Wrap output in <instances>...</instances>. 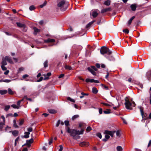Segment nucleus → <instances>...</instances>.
I'll return each mask as SVG.
<instances>
[{
	"label": "nucleus",
	"mask_w": 151,
	"mask_h": 151,
	"mask_svg": "<svg viewBox=\"0 0 151 151\" xmlns=\"http://www.w3.org/2000/svg\"><path fill=\"white\" fill-rule=\"evenodd\" d=\"M84 130L83 129H80L78 128L77 130L76 129V139H78L79 138V137L76 136L77 135H80L82 134L83 133Z\"/></svg>",
	"instance_id": "nucleus-7"
},
{
	"label": "nucleus",
	"mask_w": 151,
	"mask_h": 151,
	"mask_svg": "<svg viewBox=\"0 0 151 151\" xmlns=\"http://www.w3.org/2000/svg\"><path fill=\"white\" fill-rule=\"evenodd\" d=\"M65 68L66 70H71L72 68L70 66L65 65Z\"/></svg>",
	"instance_id": "nucleus-26"
},
{
	"label": "nucleus",
	"mask_w": 151,
	"mask_h": 151,
	"mask_svg": "<svg viewBox=\"0 0 151 151\" xmlns=\"http://www.w3.org/2000/svg\"><path fill=\"white\" fill-rule=\"evenodd\" d=\"M10 106L9 105L6 106L5 107L4 110L6 111H7L10 108Z\"/></svg>",
	"instance_id": "nucleus-42"
},
{
	"label": "nucleus",
	"mask_w": 151,
	"mask_h": 151,
	"mask_svg": "<svg viewBox=\"0 0 151 151\" xmlns=\"http://www.w3.org/2000/svg\"><path fill=\"white\" fill-rule=\"evenodd\" d=\"M60 149L59 150V151H62L63 150V147L62 145H60L59 146Z\"/></svg>",
	"instance_id": "nucleus-56"
},
{
	"label": "nucleus",
	"mask_w": 151,
	"mask_h": 151,
	"mask_svg": "<svg viewBox=\"0 0 151 151\" xmlns=\"http://www.w3.org/2000/svg\"><path fill=\"white\" fill-rule=\"evenodd\" d=\"M45 42H55V40L53 39L49 38L47 40H45Z\"/></svg>",
	"instance_id": "nucleus-19"
},
{
	"label": "nucleus",
	"mask_w": 151,
	"mask_h": 151,
	"mask_svg": "<svg viewBox=\"0 0 151 151\" xmlns=\"http://www.w3.org/2000/svg\"><path fill=\"white\" fill-rule=\"evenodd\" d=\"M23 99H22L18 101L17 102V106H19V108L20 107V104L21 102L22 101H23Z\"/></svg>",
	"instance_id": "nucleus-43"
},
{
	"label": "nucleus",
	"mask_w": 151,
	"mask_h": 151,
	"mask_svg": "<svg viewBox=\"0 0 151 151\" xmlns=\"http://www.w3.org/2000/svg\"><path fill=\"white\" fill-rule=\"evenodd\" d=\"M91 24H91V23L90 22L87 25H86V28H88L91 25Z\"/></svg>",
	"instance_id": "nucleus-64"
},
{
	"label": "nucleus",
	"mask_w": 151,
	"mask_h": 151,
	"mask_svg": "<svg viewBox=\"0 0 151 151\" xmlns=\"http://www.w3.org/2000/svg\"><path fill=\"white\" fill-rule=\"evenodd\" d=\"M111 54L108 55V56H105V57L110 61H114L115 60L114 58L112 56Z\"/></svg>",
	"instance_id": "nucleus-12"
},
{
	"label": "nucleus",
	"mask_w": 151,
	"mask_h": 151,
	"mask_svg": "<svg viewBox=\"0 0 151 151\" xmlns=\"http://www.w3.org/2000/svg\"><path fill=\"white\" fill-rule=\"evenodd\" d=\"M60 120H59L57 122L56 124V126L57 127H58L59 126V125L60 124Z\"/></svg>",
	"instance_id": "nucleus-53"
},
{
	"label": "nucleus",
	"mask_w": 151,
	"mask_h": 151,
	"mask_svg": "<svg viewBox=\"0 0 151 151\" xmlns=\"http://www.w3.org/2000/svg\"><path fill=\"white\" fill-rule=\"evenodd\" d=\"M17 26L20 27H23L24 26V24H21L19 22H17L16 23Z\"/></svg>",
	"instance_id": "nucleus-27"
},
{
	"label": "nucleus",
	"mask_w": 151,
	"mask_h": 151,
	"mask_svg": "<svg viewBox=\"0 0 151 151\" xmlns=\"http://www.w3.org/2000/svg\"><path fill=\"white\" fill-rule=\"evenodd\" d=\"M116 149L117 151H122V148L120 146H118L116 147Z\"/></svg>",
	"instance_id": "nucleus-35"
},
{
	"label": "nucleus",
	"mask_w": 151,
	"mask_h": 151,
	"mask_svg": "<svg viewBox=\"0 0 151 151\" xmlns=\"http://www.w3.org/2000/svg\"><path fill=\"white\" fill-rule=\"evenodd\" d=\"M35 6L33 5H32L30 6L29 7V9L30 11H32L34 10L35 9Z\"/></svg>",
	"instance_id": "nucleus-38"
},
{
	"label": "nucleus",
	"mask_w": 151,
	"mask_h": 151,
	"mask_svg": "<svg viewBox=\"0 0 151 151\" xmlns=\"http://www.w3.org/2000/svg\"><path fill=\"white\" fill-rule=\"evenodd\" d=\"M1 117L3 120V123H3L4 124H5V120L4 116L3 115H2L1 116Z\"/></svg>",
	"instance_id": "nucleus-46"
},
{
	"label": "nucleus",
	"mask_w": 151,
	"mask_h": 151,
	"mask_svg": "<svg viewBox=\"0 0 151 151\" xmlns=\"http://www.w3.org/2000/svg\"><path fill=\"white\" fill-rule=\"evenodd\" d=\"M65 124L66 126H68L69 125V122L68 121L66 120L65 121Z\"/></svg>",
	"instance_id": "nucleus-47"
},
{
	"label": "nucleus",
	"mask_w": 151,
	"mask_h": 151,
	"mask_svg": "<svg viewBox=\"0 0 151 151\" xmlns=\"http://www.w3.org/2000/svg\"><path fill=\"white\" fill-rule=\"evenodd\" d=\"M98 15V13L96 12H93L92 13V15L93 17H95Z\"/></svg>",
	"instance_id": "nucleus-29"
},
{
	"label": "nucleus",
	"mask_w": 151,
	"mask_h": 151,
	"mask_svg": "<svg viewBox=\"0 0 151 151\" xmlns=\"http://www.w3.org/2000/svg\"><path fill=\"white\" fill-rule=\"evenodd\" d=\"M27 131L29 132H31L32 131V127H29L27 129Z\"/></svg>",
	"instance_id": "nucleus-57"
},
{
	"label": "nucleus",
	"mask_w": 151,
	"mask_h": 151,
	"mask_svg": "<svg viewBox=\"0 0 151 151\" xmlns=\"http://www.w3.org/2000/svg\"><path fill=\"white\" fill-rule=\"evenodd\" d=\"M65 129L67 132L69 133L70 136L73 138L75 139L76 138V130L73 129H70L69 127H66Z\"/></svg>",
	"instance_id": "nucleus-2"
},
{
	"label": "nucleus",
	"mask_w": 151,
	"mask_h": 151,
	"mask_svg": "<svg viewBox=\"0 0 151 151\" xmlns=\"http://www.w3.org/2000/svg\"><path fill=\"white\" fill-rule=\"evenodd\" d=\"M33 138H31L29 140H27L26 141V143H29L31 144L33 142Z\"/></svg>",
	"instance_id": "nucleus-30"
},
{
	"label": "nucleus",
	"mask_w": 151,
	"mask_h": 151,
	"mask_svg": "<svg viewBox=\"0 0 151 151\" xmlns=\"http://www.w3.org/2000/svg\"><path fill=\"white\" fill-rule=\"evenodd\" d=\"M8 93L10 94H12L13 93V92L10 88L8 89Z\"/></svg>",
	"instance_id": "nucleus-45"
},
{
	"label": "nucleus",
	"mask_w": 151,
	"mask_h": 151,
	"mask_svg": "<svg viewBox=\"0 0 151 151\" xmlns=\"http://www.w3.org/2000/svg\"><path fill=\"white\" fill-rule=\"evenodd\" d=\"M24 70V68L23 67L19 68L18 70V73H20L21 72V71H23Z\"/></svg>",
	"instance_id": "nucleus-33"
},
{
	"label": "nucleus",
	"mask_w": 151,
	"mask_h": 151,
	"mask_svg": "<svg viewBox=\"0 0 151 151\" xmlns=\"http://www.w3.org/2000/svg\"><path fill=\"white\" fill-rule=\"evenodd\" d=\"M34 34L35 35H36L37 33L40 32V30L36 27H34Z\"/></svg>",
	"instance_id": "nucleus-21"
},
{
	"label": "nucleus",
	"mask_w": 151,
	"mask_h": 151,
	"mask_svg": "<svg viewBox=\"0 0 151 151\" xmlns=\"http://www.w3.org/2000/svg\"><path fill=\"white\" fill-rule=\"evenodd\" d=\"M76 48L78 49V50H81L82 48V47L81 46H77V47H76Z\"/></svg>",
	"instance_id": "nucleus-58"
},
{
	"label": "nucleus",
	"mask_w": 151,
	"mask_h": 151,
	"mask_svg": "<svg viewBox=\"0 0 151 151\" xmlns=\"http://www.w3.org/2000/svg\"><path fill=\"white\" fill-rule=\"evenodd\" d=\"M11 106L14 109H19V106H17L15 104H13L11 105Z\"/></svg>",
	"instance_id": "nucleus-40"
},
{
	"label": "nucleus",
	"mask_w": 151,
	"mask_h": 151,
	"mask_svg": "<svg viewBox=\"0 0 151 151\" xmlns=\"http://www.w3.org/2000/svg\"><path fill=\"white\" fill-rule=\"evenodd\" d=\"M78 128L83 129L84 130V129L86 127V124L83 122H79Z\"/></svg>",
	"instance_id": "nucleus-9"
},
{
	"label": "nucleus",
	"mask_w": 151,
	"mask_h": 151,
	"mask_svg": "<svg viewBox=\"0 0 151 151\" xmlns=\"http://www.w3.org/2000/svg\"><path fill=\"white\" fill-rule=\"evenodd\" d=\"M110 1L109 0H107L104 2V4L106 6H109L110 5Z\"/></svg>",
	"instance_id": "nucleus-22"
},
{
	"label": "nucleus",
	"mask_w": 151,
	"mask_h": 151,
	"mask_svg": "<svg viewBox=\"0 0 151 151\" xmlns=\"http://www.w3.org/2000/svg\"><path fill=\"white\" fill-rule=\"evenodd\" d=\"M103 104L104 105L106 106H112L111 103V104H107V103H103Z\"/></svg>",
	"instance_id": "nucleus-49"
},
{
	"label": "nucleus",
	"mask_w": 151,
	"mask_h": 151,
	"mask_svg": "<svg viewBox=\"0 0 151 151\" xmlns=\"http://www.w3.org/2000/svg\"><path fill=\"white\" fill-rule=\"evenodd\" d=\"M49 112L51 114H55L56 112V111L54 110L49 109L48 110Z\"/></svg>",
	"instance_id": "nucleus-32"
},
{
	"label": "nucleus",
	"mask_w": 151,
	"mask_h": 151,
	"mask_svg": "<svg viewBox=\"0 0 151 151\" xmlns=\"http://www.w3.org/2000/svg\"><path fill=\"white\" fill-rule=\"evenodd\" d=\"M9 70H6L4 73V74L5 75H7L9 73Z\"/></svg>",
	"instance_id": "nucleus-61"
},
{
	"label": "nucleus",
	"mask_w": 151,
	"mask_h": 151,
	"mask_svg": "<svg viewBox=\"0 0 151 151\" xmlns=\"http://www.w3.org/2000/svg\"><path fill=\"white\" fill-rule=\"evenodd\" d=\"M104 113L105 114H109L111 113V111L110 109H107L106 110L104 111Z\"/></svg>",
	"instance_id": "nucleus-31"
},
{
	"label": "nucleus",
	"mask_w": 151,
	"mask_h": 151,
	"mask_svg": "<svg viewBox=\"0 0 151 151\" xmlns=\"http://www.w3.org/2000/svg\"><path fill=\"white\" fill-rule=\"evenodd\" d=\"M43 79V78L42 77H40V79L37 81L38 82L41 81Z\"/></svg>",
	"instance_id": "nucleus-59"
},
{
	"label": "nucleus",
	"mask_w": 151,
	"mask_h": 151,
	"mask_svg": "<svg viewBox=\"0 0 151 151\" xmlns=\"http://www.w3.org/2000/svg\"><path fill=\"white\" fill-rule=\"evenodd\" d=\"M111 10V8H105V9H102L101 10V12L102 13H103L105 12L110 11Z\"/></svg>",
	"instance_id": "nucleus-14"
},
{
	"label": "nucleus",
	"mask_w": 151,
	"mask_h": 151,
	"mask_svg": "<svg viewBox=\"0 0 151 151\" xmlns=\"http://www.w3.org/2000/svg\"><path fill=\"white\" fill-rule=\"evenodd\" d=\"M67 100L68 101H70L71 102H75V100L71 99L70 97H68L67 98Z\"/></svg>",
	"instance_id": "nucleus-36"
},
{
	"label": "nucleus",
	"mask_w": 151,
	"mask_h": 151,
	"mask_svg": "<svg viewBox=\"0 0 151 151\" xmlns=\"http://www.w3.org/2000/svg\"><path fill=\"white\" fill-rule=\"evenodd\" d=\"M2 61L1 63V65H7V63L6 61V60L5 59V58H3L2 59Z\"/></svg>",
	"instance_id": "nucleus-15"
},
{
	"label": "nucleus",
	"mask_w": 151,
	"mask_h": 151,
	"mask_svg": "<svg viewBox=\"0 0 151 151\" xmlns=\"http://www.w3.org/2000/svg\"><path fill=\"white\" fill-rule=\"evenodd\" d=\"M114 44H115L116 45L118 46H120L119 41L117 42V41H115Z\"/></svg>",
	"instance_id": "nucleus-37"
},
{
	"label": "nucleus",
	"mask_w": 151,
	"mask_h": 151,
	"mask_svg": "<svg viewBox=\"0 0 151 151\" xmlns=\"http://www.w3.org/2000/svg\"><path fill=\"white\" fill-rule=\"evenodd\" d=\"M13 123H14V126L16 128H17L18 127V126L17 125V124L16 123V121L15 120H14L13 121Z\"/></svg>",
	"instance_id": "nucleus-34"
},
{
	"label": "nucleus",
	"mask_w": 151,
	"mask_h": 151,
	"mask_svg": "<svg viewBox=\"0 0 151 151\" xmlns=\"http://www.w3.org/2000/svg\"><path fill=\"white\" fill-rule=\"evenodd\" d=\"M123 32L125 33L128 34L129 33V31L127 29H125L123 30Z\"/></svg>",
	"instance_id": "nucleus-52"
},
{
	"label": "nucleus",
	"mask_w": 151,
	"mask_h": 151,
	"mask_svg": "<svg viewBox=\"0 0 151 151\" xmlns=\"http://www.w3.org/2000/svg\"><path fill=\"white\" fill-rule=\"evenodd\" d=\"M147 76H151V70H150L147 73Z\"/></svg>",
	"instance_id": "nucleus-60"
},
{
	"label": "nucleus",
	"mask_w": 151,
	"mask_h": 151,
	"mask_svg": "<svg viewBox=\"0 0 151 151\" xmlns=\"http://www.w3.org/2000/svg\"><path fill=\"white\" fill-rule=\"evenodd\" d=\"M24 122V120L23 119L21 120L19 123V125H21L23 124Z\"/></svg>",
	"instance_id": "nucleus-55"
},
{
	"label": "nucleus",
	"mask_w": 151,
	"mask_h": 151,
	"mask_svg": "<svg viewBox=\"0 0 151 151\" xmlns=\"http://www.w3.org/2000/svg\"><path fill=\"white\" fill-rule=\"evenodd\" d=\"M127 97L125 98V105L127 109H128L131 110L132 109L131 106H132V104L129 100H127Z\"/></svg>",
	"instance_id": "nucleus-5"
},
{
	"label": "nucleus",
	"mask_w": 151,
	"mask_h": 151,
	"mask_svg": "<svg viewBox=\"0 0 151 151\" xmlns=\"http://www.w3.org/2000/svg\"><path fill=\"white\" fill-rule=\"evenodd\" d=\"M140 109L141 114L142 116V118L143 119L142 120V122H144V121H144V120L146 119L147 118H148V117H146V114H144L143 110L141 108H140Z\"/></svg>",
	"instance_id": "nucleus-8"
},
{
	"label": "nucleus",
	"mask_w": 151,
	"mask_h": 151,
	"mask_svg": "<svg viewBox=\"0 0 151 151\" xmlns=\"http://www.w3.org/2000/svg\"><path fill=\"white\" fill-rule=\"evenodd\" d=\"M115 132V131H105L104 133L106 134L105 135V138L103 139V141H106L107 139H109L110 137L109 135H110L112 137H113Z\"/></svg>",
	"instance_id": "nucleus-1"
},
{
	"label": "nucleus",
	"mask_w": 151,
	"mask_h": 151,
	"mask_svg": "<svg viewBox=\"0 0 151 151\" xmlns=\"http://www.w3.org/2000/svg\"><path fill=\"white\" fill-rule=\"evenodd\" d=\"M12 132L13 135L14 136H17L18 133V132L16 130L12 131Z\"/></svg>",
	"instance_id": "nucleus-24"
},
{
	"label": "nucleus",
	"mask_w": 151,
	"mask_h": 151,
	"mask_svg": "<svg viewBox=\"0 0 151 151\" xmlns=\"http://www.w3.org/2000/svg\"><path fill=\"white\" fill-rule=\"evenodd\" d=\"M135 17L134 16H133L129 20V21L128 22V26L130 25L131 24L132 21L133 20L134 18Z\"/></svg>",
	"instance_id": "nucleus-20"
},
{
	"label": "nucleus",
	"mask_w": 151,
	"mask_h": 151,
	"mask_svg": "<svg viewBox=\"0 0 151 151\" xmlns=\"http://www.w3.org/2000/svg\"><path fill=\"white\" fill-rule=\"evenodd\" d=\"M48 61L47 60H46L44 63V67L46 68L48 66Z\"/></svg>",
	"instance_id": "nucleus-39"
},
{
	"label": "nucleus",
	"mask_w": 151,
	"mask_h": 151,
	"mask_svg": "<svg viewBox=\"0 0 151 151\" xmlns=\"http://www.w3.org/2000/svg\"><path fill=\"white\" fill-rule=\"evenodd\" d=\"M5 59L9 63L11 64H13V62L12 61V59L11 58L8 56H6L5 57Z\"/></svg>",
	"instance_id": "nucleus-13"
},
{
	"label": "nucleus",
	"mask_w": 151,
	"mask_h": 151,
	"mask_svg": "<svg viewBox=\"0 0 151 151\" xmlns=\"http://www.w3.org/2000/svg\"><path fill=\"white\" fill-rule=\"evenodd\" d=\"M7 92V90H0V93L1 95H4L6 94Z\"/></svg>",
	"instance_id": "nucleus-25"
},
{
	"label": "nucleus",
	"mask_w": 151,
	"mask_h": 151,
	"mask_svg": "<svg viewBox=\"0 0 151 151\" xmlns=\"http://www.w3.org/2000/svg\"><path fill=\"white\" fill-rule=\"evenodd\" d=\"M91 128L89 126L86 128V131L87 132H89V131L91 130Z\"/></svg>",
	"instance_id": "nucleus-48"
},
{
	"label": "nucleus",
	"mask_w": 151,
	"mask_h": 151,
	"mask_svg": "<svg viewBox=\"0 0 151 151\" xmlns=\"http://www.w3.org/2000/svg\"><path fill=\"white\" fill-rule=\"evenodd\" d=\"M46 4L47 2L46 1H45L44 2L43 4L40 5V7L41 8H42L46 5Z\"/></svg>",
	"instance_id": "nucleus-41"
},
{
	"label": "nucleus",
	"mask_w": 151,
	"mask_h": 151,
	"mask_svg": "<svg viewBox=\"0 0 151 151\" xmlns=\"http://www.w3.org/2000/svg\"><path fill=\"white\" fill-rule=\"evenodd\" d=\"M88 69L93 75H95V71H97V69L95 66H91V67L88 68Z\"/></svg>",
	"instance_id": "nucleus-6"
},
{
	"label": "nucleus",
	"mask_w": 151,
	"mask_h": 151,
	"mask_svg": "<svg viewBox=\"0 0 151 151\" xmlns=\"http://www.w3.org/2000/svg\"><path fill=\"white\" fill-rule=\"evenodd\" d=\"M116 135L117 136L119 137L120 136V132H119L118 131H117L116 132Z\"/></svg>",
	"instance_id": "nucleus-63"
},
{
	"label": "nucleus",
	"mask_w": 151,
	"mask_h": 151,
	"mask_svg": "<svg viewBox=\"0 0 151 151\" xmlns=\"http://www.w3.org/2000/svg\"><path fill=\"white\" fill-rule=\"evenodd\" d=\"M3 81L4 82H6V83H9L11 81V80H8V79H5L3 80Z\"/></svg>",
	"instance_id": "nucleus-50"
},
{
	"label": "nucleus",
	"mask_w": 151,
	"mask_h": 151,
	"mask_svg": "<svg viewBox=\"0 0 151 151\" xmlns=\"http://www.w3.org/2000/svg\"><path fill=\"white\" fill-rule=\"evenodd\" d=\"M98 91L97 88L95 87H93L92 88V92L94 93H96L98 92Z\"/></svg>",
	"instance_id": "nucleus-23"
},
{
	"label": "nucleus",
	"mask_w": 151,
	"mask_h": 151,
	"mask_svg": "<svg viewBox=\"0 0 151 151\" xmlns=\"http://www.w3.org/2000/svg\"><path fill=\"white\" fill-rule=\"evenodd\" d=\"M29 76V75L27 74H25L23 75L22 76V78L23 79H25L27 77Z\"/></svg>",
	"instance_id": "nucleus-54"
},
{
	"label": "nucleus",
	"mask_w": 151,
	"mask_h": 151,
	"mask_svg": "<svg viewBox=\"0 0 151 151\" xmlns=\"http://www.w3.org/2000/svg\"><path fill=\"white\" fill-rule=\"evenodd\" d=\"M24 137L25 138H27L29 137L30 132H25L24 133Z\"/></svg>",
	"instance_id": "nucleus-18"
},
{
	"label": "nucleus",
	"mask_w": 151,
	"mask_h": 151,
	"mask_svg": "<svg viewBox=\"0 0 151 151\" xmlns=\"http://www.w3.org/2000/svg\"><path fill=\"white\" fill-rule=\"evenodd\" d=\"M94 81L93 79H90L89 78H87L86 80V82H91V83H93V81Z\"/></svg>",
	"instance_id": "nucleus-28"
},
{
	"label": "nucleus",
	"mask_w": 151,
	"mask_h": 151,
	"mask_svg": "<svg viewBox=\"0 0 151 151\" xmlns=\"http://www.w3.org/2000/svg\"><path fill=\"white\" fill-rule=\"evenodd\" d=\"M100 52L101 54L103 55L105 54L109 55L111 53V52L109 50V49L104 46L101 47L100 50Z\"/></svg>",
	"instance_id": "nucleus-4"
},
{
	"label": "nucleus",
	"mask_w": 151,
	"mask_h": 151,
	"mask_svg": "<svg viewBox=\"0 0 151 151\" xmlns=\"http://www.w3.org/2000/svg\"><path fill=\"white\" fill-rule=\"evenodd\" d=\"M111 105L112 106H119V104L117 98H116L115 101H113V103H111Z\"/></svg>",
	"instance_id": "nucleus-11"
},
{
	"label": "nucleus",
	"mask_w": 151,
	"mask_h": 151,
	"mask_svg": "<svg viewBox=\"0 0 151 151\" xmlns=\"http://www.w3.org/2000/svg\"><path fill=\"white\" fill-rule=\"evenodd\" d=\"M96 135L100 138L101 139L102 138V135L100 133H98Z\"/></svg>",
	"instance_id": "nucleus-51"
},
{
	"label": "nucleus",
	"mask_w": 151,
	"mask_h": 151,
	"mask_svg": "<svg viewBox=\"0 0 151 151\" xmlns=\"http://www.w3.org/2000/svg\"><path fill=\"white\" fill-rule=\"evenodd\" d=\"M51 75V73L49 72L47 73L46 74H44L42 75V76H44L45 78L44 79V80H47L49 79V77Z\"/></svg>",
	"instance_id": "nucleus-10"
},
{
	"label": "nucleus",
	"mask_w": 151,
	"mask_h": 151,
	"mask_svg": "<svg viewBox=\"0 0 151 151\" xmlns=\"http://www.w3.org/2000/svg\"><path fill=\"white\" fill-rule=\"evenodd\" d=\"M1 68L2 70H5L7 69V68L6 67L4 66V65H1Z\"/></svg>",
	"instance_id": "nucleus-44"
},
{
	"label": "nucleus",
	"mask_w": 151,
	"mask_h": 151,
	"mask_svg": "<svg viewBox=\"0 0 151 151\" xmlns=\"http://www.w3.org/2000/svg\"><path fill=\"white\" fill-rule=\"evenodd\" d=\"M64 76V74H61L58 77V78H63Z\"/></svg>",
	"instance_id": "nucleus-62"
},
{
	"label": "nucleus",
	"mask_w": 151,
	"mask_h": 151,
	"mask_svg": "<svg viewBox=\"0 0 151 151\" xmlns=\"http://www.w3.org/2000/svg\"><path fill=\"white\" fill-rule=\"evenodd\" d=\"M89 144L88 142H84L81 143L80 145L82 146H88Z\"/></svg>",
	"instance_id": "nucleus-16"
},
{
	"label": "nucleus",
	"mask_w": 151,
	"mask_h": 151,
	"mask_svg": "<svg viewBox=\"0 0 151 151\" xmlns=\"http://www.w3.org/2000/svg\"><path fill=\"white\" fill-rule=\"evenodd\" d=\"M58 6L63 11H65L68 7L67 4H65L64 1H62L59 2L58 4Z\"/></svg>",
	"instance_id": "nucleus-3"
},
{
	"label": "nucleus",
	"mask_w": 151,
	"mask_h": 151,
	"mask_svg": "<svg viewBox=\"0 0 151 151\" xmlns=\"http://www.w3.org/2000/svg\"><path fill=\"white\" fill-rule=\"evenodd\" d=\"M130 7L131 8L132 10L133 11H134L136 10L137 8V5L136 4H132Z\"/></svg>",
	"instance_id": "nucleus-17"
}]
</instances>
